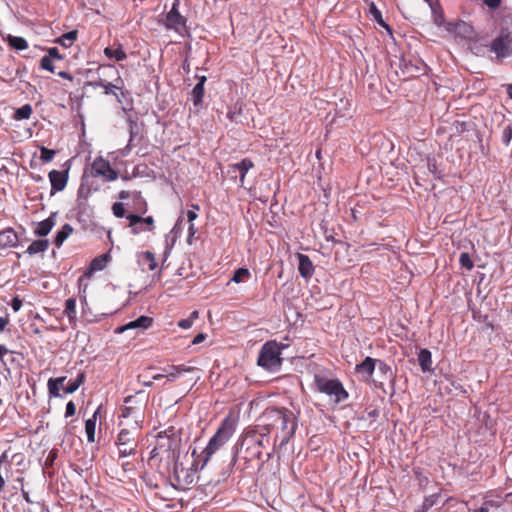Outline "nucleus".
<instances>
[{
    "mask_svg": "<svg viewBox=\"0 0 512 512\" xmlns=\"http://www.w3.org/2000/svg\"><path fill=\"white\" fill-rule=\"evenodd\" d=\"M263 424L257 425L261 432L269 438L275 432V441L279 440L281 447L285 446L294 436L297 429V418L287 408H268L262 416Z\"/></svg>",
    "mask_w": 512,
    "mask_h": 512,
    "instance_id": "nucleus-1",
    "label": "nucleus"
},
{
    "mask_svg": "<svg viewBox=\"0 0 512 512\" xmlns=\"http://www.w3.org/2000/svg\"><path fill=\"white\" fill-rule=\"evenodd\" d=\"M270 444L261 430L256 426L254 429L246 430L240 438L241 458L245 461L246 468L255 460H261L263 449Z\"/></svg>",
    "mask_w": 512,
    "mask_h": 512,
    "instance_id": "nucleus-2",
    "label": "nucleus"
},
{
    "mask_svg": "<svg viewBox=\"0 0 512 512\" xmlns=\"http://www.w3.org/2000/svg\"><path fill=\"white\" fill-rule=\"evenodd\" d=\"M235 430L236 421L231 416H227L221 421L216 433L210 438L207 446L201 453V469L204 468L210 458L229 441L235 433Z\"/></svg>",
    "mask_w": 512,
    "mask_h": 512,
    "instance_id": "nucleus-3",
    "label": "nucleus"
},
{
    "mask_svg": "<svg viewBox=\"0 0 512 512\" xmlns=\"http://www.w3.org/2000/svg\"><path fill=\"white\" fill-rule=\"evenodd\" d=\"M146 404L147 397L142 391L127 396L124 399V405L120 408V417L124 419L131 418L133 420L132 425L141 426Z\"/></svg>",
    "mask_w": 512,
    "mask_h": 512,
    "instance_id": "nucleus-4",
    "label": "nucleus"
},
{
    "mask_svg": "<svg viewBox=\"0 0 512 512\" xmlns=\"http://www.w3.org/2000/svg\"><path fill=\"white\" fill-rule=\"evenodd\" d=\"M280 346L276 341L266 342L260 349L257 364L269 372H277L282 366Z\"/></svg>",
    "mask_w": 512,
    "mask_h": 512,
    "instance_id": "nucleus-5",
    "label": "nucleus"
},
{
    "mask_svg": "<svg viewBox=\"0 0 512 512\" xmlns=\"http://www.w3.org/2000/svg\"><path fill=\"white\" fill-rule=\"evenodd\" d=\"M314 383L318 392L333 398L336 404L348 399L349 394L342 382L337 378H329L324 375H315Z\"/></svg>",
    "mask_w": 512,
    "mask_h": 512,
    "instance_id": "nucleus-6",
    "label": "nucleus"
},
{
    "mask_svg": "<svg viewBox=\"0 0 512 512\" xmlns=\"http://www.w3.org/2000/svg\"><path fill=\"white\" fill-rule=\"evenodd\" d=\"M141 426L131 425L130 428H122L115 442L120 457L135 455L140 440Z\"/></svg>",
    "mask_w": 512,
    "mask_h": 512,
    "instance_id": "nucleus-7",
    "label": "nucleus"
},
{
    "mask_svg": "<svg viewBox=\"0 0 512 512\" xmlns=\"http://www.w3.org/2000/svg\"><path fill=\"white\" fill-rule=\"evenodd\" d=\"M179 0H174L170 11L164 16L160 22L163 23L167 30H173L178 35L185 37L189 34L187 27V19L179 12Z\"/></svg>",
    "mask_w": 512,
    "mask_h": 512,
    "instance_id": "nucleus-8",
    "label": "nucleus"
},
{
    "mask_svg": "<svg viewBox=\"0 0 512 512\" xmlns=\"http://www.w3.org/2000/svg\"><path fill=\"white\" fill-rule=\"evenodd\" d=\"M110 256L108 254H102L95 257L91 262L87 270L83 273L82 276L78 279V288L79 293L81 295V299L86 301V291L89 286V280L92 277L93 273L96 271H101L106 267L107 262L109 261Z\"/></svg>",
    "mask_w": 512,
    "mask_h": 512,
    "instance_id": "nucleus-9",
    "label": "nucleus"
},
{
    "mask_svg": "<svg viewBox=\"0 0 512 512\" xmlns=\"http://www.w3.org/2000/svg\"><path fill=\"white\" fill-rule=\"evenodd\" d=\"M490 50L498 58H506L512 55V35L507 29H502L499 35L492 40Z\"/></svg>",
    "mask_w": 512,
    "mask_h": 512,
    "instance_id": "nucleus-10",
    "label": "nucleus"
},
{
    "mask_svg": "<svg viewBox=\"0 0 512 512\" xmlns=\"http://www.w3.org/2000/svg\"><path fill=\"white\" fill-rule=\"evenodd\" d=\"M91 175L93 177H103L107 182L115 181L118 178V172L102 156L94 159L91 165Z\"/></svg>",
    "mask_w": 512,
    "mask_h": 512,
    "instance_id": "nucleus-11",
    "label": "nucleus"
},
{
    "mask_svg": "<svg viewBox=\"0 0 512 512\" xmlns=\"http://www.w3.org/2000/svg\"><path fill=\"white\" fill-rule=\"evenodd\" d=\"M126 218L129 221V227L133 235L141 232H152L155 229V221L152 216L141 217L130 213L126 215Z\"/></svg>",
    "mask_w": 512,
    "mask_h": 512,
    "instance_id": "nucleus-12",
    "label": "nucleus"
},
{
    "mask_svg": "<svg viewBox=\"0 0 512 512\" xmlns=\"http://www.w3.org/2000/svg\"><path fill=\"white\" fill-rule=\"evenodd\" d=\"M254 167V162L249 158H244L238 163L230 164L228 166V174L232 179H236V173H239V182L242 187L245 185V177L247 172Z\"/></svg>",
    "mask_w": 512,
    "mask_h": 512,
    "instance_id": "nucleus-13",
    "label": "nucleus"
},
{
    "mask_svg": "<svg viewBox=\"0 0 512 512\" xmlns=\"http://www.w3.org/2000/svg\"><path fill=\"white\" fill-rule=\"evenodd\" d=\"M51 183V194L65 189L68 182V171L51 170L48 174Z\"/></svg>",
    "mask_w": 512,
    "mask_h": 512,
    "instance_id": "nucleus-14",
    "label": "nucleus"
},
{
    "mask_svg": "<svg viewBox=\"0 0 512 512\" xmlns=\"http://www.w3.org/2000/svg\"><path fill=\"white\" fill-rule=\"evenodd\" d=\"M173 472L174 477L180 486L190 485L194 482L195 471L184 468L182 463L176 462L174 464Z\"/></svg>",
    "mask_w": 512,
    "mask_h": 512,
    "instance_id": "nucleus-15",
    "label": "nucleus"
},
{
    "mask_svg": "<svg viewBox=\"0 0 512 512\" xmlns=\"http://www.w3.org/2000/svg\"><path fill=\"white\" fill-rule=\"evenodd\" d=\"M152 324H153V319L151 317L140 316L136 320L130 321L126 325H123V326L117 328L116 332L122 333V332H124L125 330H128V329H142V330H145V329L150 328L152 326Z\"/></svg>",
    "mask_w": 512,
    "mask_h": 512,
    "instance_id": "nucleus-16",
    "label": "nucleus"
},
{
    "mask_svg": "<svg viewBox=\"0 0 512 512\" xmlns=\"http://www.w3.org/2000/svg\"><path fill=\"white\" fill-rule=\"evenodd\" d=\"M297 257L299 260L298 271L300 275L305 279L311 278L314 274V265L311 259L309 256L301 253H298Z\"/></svg>",
    "mask_w": 512,
    "mask_h": 512,
    "instance_id": "nucleus-17",
    "label": "nucleus"
},
{
    "mask_svg": "<svg viewBox=\"0 0 512 512\" xmlns=\"http://www.w3.org/2000/svg\"><path fill=\"white\" fill-rule=\"evenodd\" d=\"M377 359L366 357L355 367L356 373L363 375L366 380L370 379L376 368Z\"/></svg>",
    "mask_w": 512,
    "mask_h": 512,
    "instance_id": "nucleus-18",
    "label": "nucleus"
},
{
    "mask_svg": "<svg viewBox=\"0 0 512 512\" xmlns=\"http://www.w3.org/2000/svg\"><path fill=\"white\" fill-rule=\"evenodd\" d=\"M18 235L12 228L0 231V248H12L18 244Z\"/></svg>",
    "mask_w": 512,
    "mask_h": 512,
    "instance_id": "nucleus-19",
    "label": "nucleus"
},
{
    "mask_svg": "<svg viewBox=\"0 0 512 512\" xmlns=\"http://www.w3.org/2000/svg\"><path fill=\"white\" fill-rule=\"evenodd\" d=\"M196 78L198 79V83L195 85V87L193 88V90L191 92V98H192L194 106H200L203 102V97H204V93H205L204 85H205V82L207 81V78H206V76H198V75L196 76Z\"/></svg>",
    "mask_w": 512,
    "mask_h": 512,
    "instance_id": "nucleus-20",
    "label": "nucleus"
},
{
    "mask_svg": "<svg viewBox=\"0 0 512 512\" xmlns=\"http://www.w3.org/2000/svg\"><path fill=\"white\" fill-rule=\"evenodd\" d=\"M56 213H52L48 218L39 222L34 230L35 235L44 237L50 233L56 224Z\"/></svg>",
    "mask_w": 512,
    "mask_h": 512,
    "instance_id": "nucleus-21",
    "label": "nucleus"
},
{
    "mask_svg": "<svg viewBox=\"0 0 512 512\" xmlns=\"http://www.w3.org/2000/svg\"><path fill=\"white\" fill-rule=\"evenodd\" d=\"M66 377L50 378L47 382L48 394L50 397L58 398L61 396L60 387L63 385Z\"/></svg>",
    "mask_w": 512,
    "mask_h": 512,
    "instance_id": "nucleus-22",
    "label": "nucleus"
},
{
    "mask_svg": "<svg viewBox=\"0 0 512 512\" xmlns=\"http://www.w3.org/2000/svg\"><path fill=\"white\" fill-rule=\"evenodd\" d=\"M418 362L423 372L432 370V354L428 349L420 350L418 354Z\"/></svg>",
    "mask_w": 512,
    "mask_h": 512,
    "instance_id": "nucleus-23",
    "label": "nucleus"
},
{
    "mask_svg": "<svg viewBox=\"0 0 512 512\" xmlns=\"http://www.w3.org/2000/svg\"><path fill=\"white\" fill-rule=\"evenodd\" d=\"M104 55L109 59H115L116 61L120 62L127 58L126 52L123 50V47L121 44H118L116 48L113 47H106L104 49Z\"/></svg>",
    "mask_w": 512,
    "mask_h": 512,
    "instance_id": "nucleus-24",
    "label": "nucleus"
},
{
    "mask_svg": "<svg viewBox=\"0 0 512 512\" xmlns=\"http://www.w3.org/2000/svg\"><path fill=\"white\" fill-rule=\"evenodd\" d=\"M73 227L66 223L62 226V228L57 232L54 244L59 248L64 243V241L72 234Z\"/></svg>",
    "mask_w": 512,
    "mask_h": 512,
    "instance_id": "nucleus-25",
    "label": "nucleus"
},
{
    "mask_svg": "<svg viewBox=\"0 0 512 512\" xmlns=\"http://www.w3.org/2000/svg\"><path fill=\"white\" fill-rule=\"evenodd\" d=\"M98 411H96L91 418L85 422V432L87 441L93 443L95 441V428Z\"/></svg>",
    "mask_w": 512,
    "mask_h": 512,
    "instance_id": "nucleus-26",
    "label": "nucleus"
},
{
    "mask_svg": "<svg viewBox=\"0 0 512 512\" xmlns=\"http://www.w3.org/2000/svg\"><path fill=\"white\" fill-rule=\"evenodd\" d=\"M49 247V241L47 239H40L33 241L27 248V252L30 255L45 252Z\"/></svg>",
    "mask_w": 512,
    "mask_h": 512,
    "instance_id": "nucleus-27",
    "label": "nucleus"
},
{
    "mask_svg": "<svg viewBox=\"0 0 512 512\" xmlns=\"http://www.w3.org/2000/svg\"><path fill=\"white\" fill-rule=\"evenodd\" d=\"M64 315L67 316L70 323H74L76 320V299L68 298L65 301Z\"/></svg>",
    "mask_w": 512,
    "mask_h": 512,
    "instance_id": "nucleus-28",
    "label": "nucleus"
},
{
    "mask_svg": "<svg viewBox=\"0 0 512 512\" xmlns=\"http://www.w3.org/2000/svg\"><path fill=\"white\" fill-rule=\"evenodd\" d=\"M174 446H176V439L164 437L161 434H159L157 446L154 448V451H158L157 454H159L164 447H167V450H170L173 449Z\"/></svg>",
    "mask_w": 512,
    "mask_h": 512,
    "instance_id": "nucleus-29",
    "label": "nucleus"
},
{
    "mask_svg": "<svg viewBox=\"0 0 512 512\" xmlns=\"http://www.w3.org/2000/svg\"><path fill=\"white\" fill-rule=\"evenodd\" d=\"M32 113H33L32 106L30 104H25L15 110L13 119L16 121L29 119L31 117Z\"/></svg>",
    "mask_w": 512,
    "mask_h": 512,
    "instance_id": "nucleus-30",
    "label": "nucleus"
},
{
    "mask_svg": "<svg viewBox=\"0 0 512 512\" xmlns=\"http://www.w3.org/2000/svg\"><path fill=\"white\" fill-rule=\"evenodd\" d=\"M122 84H123V81L120 77L117 78L116 80V83H110V82H107L106 85H105V88H104V94L105 95H114L118 102H121V99L119 97V95L115 92V90H119V91H122ZM123 94V92H121Z\"/></svg>",
    "mask_w": 512,
    "mask_h": 512,
    "instance_id": "nucleus-31",
    "label": "nucleus"
},
{
    "mask_svg": "<svg viewBox=\"0 0 512 512\" xmlns=\"http://www.w3.org/2000/svg\"><path fill=\"white\" fill-rule=\"evenodd\" d=\"M85 374L83 372L79 373L75 380H70L67 386L64 388V392L67 394H72L78 390V388L84 383Z\"/></svg>",
    "mask_w": 512,
    "mask_h": 512,
    "instance_id": "nucleus-32",
    "label": "nucleus"
},
{
    "mask_svg": "<svg viewBox=\"0 0 512 512\" xmlns=\"http://www.w3.org/2000/svg\"><path fill=\"white\" fill-rule=\"evenodd\" d=\"M77 35V30H72L61 35L56 42L67 48L75 42V40L77 39Z\"/></svg>",
    "mask_w": 512,
    "mask_h": 512,
    "instance_id": "nucleus-33",
    "label": "nucleus"
},
{
    "mask_svg": "<svg viewBox=\"0 0 512 512\" xmlns=\"http://www.w3.org/2000/svg\"><path fill=\"white\" fill-rule=\"evenodd\" d=\"M369 12L372 15L373 19L383 28L387 29L389 32H391L390 27L388 24L383 20L381 11L376 7L374 3H371Z\"/></svg>",
    "mask_w": 512,
    "mask_h": 512,
    "instance_id": "nucleus-34",
    "label": "nucleus"
},
{
    "mask_svg": "<svg viewBox=\"0 0 512 512\" xmlns=\"http://www.w3.org/2000/svg\"><path fill=\"white\" fill-rule=\"evenodd\" d=\"M251 277V273L247 268H238L232 277V281L235 283H241L245 279H249Z\"/></svg>",
    "mask_w": 512,
    "mask_h": 512,
    "instance_id": "nucleus-35",
    "label": "nucleus"
},
{
    "mask_svg": "<svg viewBox=\"0 0 512 512\" xmlns=\"http://www.w3.org/2000/svg\"><path fill=\"white\" fill-rule=\"evenodd\" d=\"M9 44L16 50H24L28 48V43L23 37L10 36Z\"/></svg>",
    "mask_w": 512,
    "mask_h": 512,
    "instance_id": "nucleus-36",
    "label": "nucleus"
},
{
    "mask_svg": "<svg viewBox=\"0 0 512 512\" xmlns=\"http://www.w3.org/2000/svg\"><path fill=\"white\" fill-rule=\"evenodd\" d=\"M199 317V313L197 310H194L193 312H191L190 316L186 319H181L179 322H178V326L182 329H189L192 325H193V322Z\"/></svg>",
    "mask_w": 512,
    "mask_h": 512,
    "instance_id": "nucleus-37",
    "label": "nucleus"
},
{
    "mask_svg": "<svg viewBox=\"0 0 512 512\" xmlns=\"http://www.w3.org/2000/svg\"><path fill=\"white\" fill-rule=\"evenodd\" d=\"M378 370L385 376L386 379H392L393 378V372L391 367L385 363L384 361L377 359L376 363Z\"/></svg>",
    "mask_w": 512,
    "mask_h": 512,
    "instance_id": "nucleus-38",
    "label": "nucleus"
},
{
    "mask_svg": "<svg viewBox=\"0 0 512 512\" xmlns=\"http://www.w3.org/2000/svg\"><path fill=\"white\" fill-rule=\"evenodd\" d=\"M166 378L170 381H174L182 372L189 371V369L181 368L180 366H171L169 371L165 370Z\"/></svg>",
    "mask_w": 512,
    "mask_h": 512,
    "instance_id": "nucleus-39",
    "label": "nucleus"
},
{
    "mask_svg": "<svg viewBox=\"0 0 512 512\" xmlns=\"http://www.w3.org/2000/svg\"><path fill=\"white\" fill-rule=\"evenodd\" d=\"M56 155V151L52 149H48L44 146L40 148V159L44 163H49L53 160Z\"/></svg>",
    "mask_w": 512,
    "mask_h": 512,
    "instance_id": "nucleus-40",
    "label": "nucleus"
},
{
    "mask_svg": "<svg viewBox=\"0 0 512 512\" xmlns=\"http://www.w3.org/2000/svg\"><path fill=\"white\" fill-rule=\"evenodd\" d=\"M143 260L147 264L148 269L150 271H153V270L156 269L157 262H156V259H155V255L152 252H150V251L144 252L143 253Z\"/></svg>",
    "mask_w": 512,
    "mask_h": 512,
    "instance_id": "nucleus-41",
    "label": "nucleus"
},
{
    "mask_svg": "<svg viewBox=\"0 0 512 512\" xmlns=\"http://www.w3.org/2000/svg\"><path fill=\"white\" fill-rule=\"evenodd\" d=\"M512 140V124L507 125L502 131V143L509 146Z\"/></svg>",
    "mask_w": 512,
    "mask_h": 512,
    "instance_id": "nucleus-42",
    "label": "nucleus"
},
{
    "mask_svg": "<svg viewBox=\"0 0 512 512\" xmlns=\"http://www.w3.org/2000/svg\"><path fill=\"white\" fill-rule=\"evenodd\" d=\"M54 60L50 59V57L43 56L40 61V67L44 70L50 71L51 73L55 72V66L53 64Z\"/></svg>",
    "mask_w": 512,
    "mask_h": 512,
    "instance_id": "nucleus-43",
    "label": "nucleus"
},
{
    "mask_svg": "<svg viewBox=\"0 0 512 512\" xmlns=\"http://www.w3.org/2000/svg\"><path fill=\"white\" fill-rule=\"evenodd\" d=\"M459 262L463 267L467 268L468 270H471L474 267V264L469 254L466 252L460 254Z\"/></svg>",
    "mask_w": 512,
    "mask_h": 512,
    "instance_id": "nucleus-44",
    "label": "nucleus"
},
{
    "mask_svg": "<svg viewBox=\"0 0 512 512\" xmlns=\"http://www.w3.org/2000/svg\"><path fill=\"white\" fill-rule=\"evenodd\" d=\"M436 498H437V495L434 494V495H431L429 497H426L424 499V501L422 502V505H421V512H426L428 511L436 502Z\"/></svg>",
    "mask_w": 512,
    "mask_h": 512,
    "instance_id": "nucleus-45",
    "label": "nucleus"
},
{
    "mask_svg": "<svg viewBox=\"0 0 512 512\" xmlns=\"http://www.w3.org/2000/svg\"><path fill=\"white\" fill-rule=\"evenodd\" d=\"M112 212H113L114 216L117 217V218L124 217L125 216V209H124L123 203L115 202L112 205Z\"/></svg>",
    "mask_w": 512,
    "mask_h": 512,
    "instance_id": "nucleus-46",
    "label": "nucleus"
},
{
    "mask_svg": "<svg viewBox=\"0 0 512 512\" xmlns=\"http://www.w3.org/2000/svg\"><path fill=\"white\" fill-rule=\"evenodd\" d=\"M89 194H90V189L84 185H80L78 192H77L78 199L87 200L89 197Z\"/></svg>",
    "mask_w": 512,
    "mask_h": 512,
    "instance_id": "nucleus-47",
    "label": "nucleus"
},
{
    "mask_svg": "<svg viewBox=\"0 0 512 512\" xmlns=\"http://www.w3.org/2000/svg\"><path fill=\"white\" fill-rule=\"evenodd\" d=\"M45 57H50L52 60H62L63 56L60 55L58 49L56 47L50 48L48 50V54Z\"/></svg>",
    "mask_w": 512,
    "mask_h": 512,
    "instance_id": "nucleus-48",
    "label": "nucleus"
},
{
    "mask_svg": "<svg viewBox=\"0 0 512 512\" xmlns=\"http://www.w3.org/2000/svg\"><path fill=\"white\" fill-rule=\"evenodd\" d=\"M75 412H76V405L74 404L73 401H69L66 404L65 417L66 418L71 417L75 414Z\"/></svg>",
    "mask_w": 512,
    "mask_h": 512,
    "instance_id": "nucleus-49",
    "label": "nucleus"
},
{
    "mask_svg": "<svg viewBox=\"0 0 512 512\" xmlns=\"http://www.w3.org/2000/svg\"><path fill=\"white\" fill-rule=\"evenodd\" d=\"M502 0H483V3L490 9H497L501 5Z\"/></svg>",
    "mask_w": 512,
    "mask_h": 512,
    "instance_id": "nucleus-50",
    "label": "nucleus"
},
{
    "mask_svg": "<svg viewBox=\"0 0 512 512\" xmlns=\"http://www.w3.org/2000/svg\"><path fill=\"white\" fill-rule=\"evenodd\" d=\"M11 307L14 311H18L22 307V300L19 297H14L12 299Z\"/></svg>",
    "mask_w": 512,
    "mask_h": 512,
    "instance_id": "nucleus-51",
    "label": "nucleus"
},
{
    "mask_svg": "<svg viewBox=\"0 0 512 512\" xmlns=\"http://www.w3.org/2000/svg\"><path fill=\"white\" fill-rule=\"evenodd\" d=\"M106 83H107V82H106L105 80H103V79L99 78L98 80L91 81L89 84H90L91 86H93L94 88L101 87V88H103V89H104V88H105Z\"/></svg>",
    "mask_w": 512,
    "mask_h": 512,
    "instance_id": "nucleus-52",
    "label": "nucleus"
},
{
    "mask_svg": "<svg viewBox=\"0 0 512 512\" xmlns=\"http://www.w3.org/2000/svg\"><path fill=\"white\" fill-rule=\"evenodd\" d=\"M205 339H206V334H204V333H199V334H197V335L193 338V340H192V344H193V345H197V344H199V343L203 342Z\"/></svg>",
    "mask_w": 512,
    "mask_h": 512,
    "instance_id": "nucleus-53",
    "label": "nucleus"
},
{
    "mask_svg": "<svg viewBox=\"0 0 512 512\" xmlns=\"http://www.w3.org/2000/svg\"><path fill=\"white\" fill-rule=\"evenodd\" d=\"M10 351L6 348L5 345L0 344V361L3 362L4 357L9 353Z\"/></svg>",
    "mask_w": 512,
    "mask_h": 512,
    "instance_id": "nucleus-54",
    "label": "nucleus"
},
{
    "mask_svg": "<svg viewBox=\"0 0 512 512\" xmlns=\"http://www.w3.org/2000/svg\"><path fill=\"white\" fill-rule=\"evenodd\" d=\"M58 76L61 77V78L67 79L69 81L73 80L72 75L69 72H66V71L58 72Z\"/></svg>",
    "mask_w": 512,
    "mask_h": 512,
    "instance_id": "nucleus-55",
    "label": "nucleus"
},
{
    "mask_svg": "<svg viewBox=\"0 0 512 512\" xmlns=\"http://www.w3.org/2000/svg\"><path fill=\"white\" fill-rule=\"evenodd\" d=\"M198 217L197 213L192 210L187 211V218L189 222H193Z\"/></svg>",
    "mask_w": 512,
    "mask_h": 512,
    "instance_id": "nucleus-56",
    "label": "nucleus"
},
{
    "mask_svg": "<svg viewBox=\"0 0 512 512\" xmlns=\"http://www.w3.org/2000/svg\"><path fill=\"white\" fill-rule=\"evenodd\" d=\"M8 323L9 319L7 317H0V331H3Z\"/></svg>",
    "mask_w": 512,
    "mask_h": 512,
    "instance_id": "nucleus-57",
    "label": "nucleus"
},
{
    "mask_svg": "<svg viewBox=\"0 0 512 512\" xmlns=\"http://www.w3.org/2000/svg\"><path fill=\"white\" fill-rule=\"evenodd\" d=\"M129 197H130V193L128 191H126V190L120 191V193H119L120 199H127Z\"/></svg>",
    "mask_w": 512,
    "mask_h": 512,
    "instance_id": "nucleus-58",
    "label": "nucleus"
},
{
    "mask_svg": "<svg viewBox=\"0 0 512 512\" xmlns=\"http://www.w3.org/2000/svg\"><path fill=\"white\" fill-rule=\"evenodd\" d=\"M443 21H444V18H443V15H442V14H441V15H437V16L435 17V23H436L438 26H441V25H442V23H443Z\"/></svg>",
    "mask_w": 512,
    "mask_h": 512,
    "instance_id": "nucleus-59",
    "label": "nucleus"
},
{
    "mask_svg": "<svg viewBox=\"0 0 512 512\" xmlns=\"http://www.w3.org/2000/svg\"><path fill=\"white\" fill-rule=\"evenodd\" d=\"M138 381L141 382L143 385L145 386H151L152 385V382L151 381H148V380H142V375H139L138 376Z\"/></svg>",
    "mask_w": 512,
    "mask_h": 512,
    "instance_id": "nucleus-60",
    "label": "nucleus"
},
{
    "mask_svg": "<svg viewBox=\"0 0 512 512\" xmlns=\"http://www.w3.org/2000/svg\"><path fill=\"white\" fill-rule=\"evenodd\" d=\"M239 456V450H238V445L235 446V452L233 454V457H232V462L235 463L237 458Z\"/></svg>",
    "mask_w": 512,
    "mask_h": 512,
    "instance_id": "nucleus-61",
    "label": "nucleus"
},
{
    "mask_svg": "<svg viewBox=\"0 0 512 512\" xmlns=\"http://www.w3.org/2000/svg\"><path fill=\"white\" fill-rule=\"evenodd\" d=\"M189 234H190V236H193L195 234V228L192 223L189 226Z\"/></svg>",
    "mask_w": 512,
    "mask_h": 512,
    "instance_id": "nucleus-62",
    "label": "nucleus"
},
{
    "mask_svg": "<svg viewBox=\"0 0 512 512\" xmlns=\"http://www.w3.org/2000/svg\"><path fill=\"white\" fill-rule=\"evenodd\" d=\"M166 377L165 374H156L152 377L153 380H159Z\"/></svg>",
    "mask_w": 512,
    "mask_h": 512,
    "instance_id": "nucleus-63",
    "label": "nucleus"
},
{
    "mask_svg": "<svg viewBox=\"0 0 512 512\" xmlns=\"http://www.w3.org/2000/svg\"><path fill=\"white\" fill-rule=\"evenodd\" d=\"M507 94L512 99V84L507 86Z\"/></svg>",
    "mask_w": 512,
    "mask_h": 512,
    "instance_id": "nucleus-64",
    "label": "nucleus"
}]
</instances>
